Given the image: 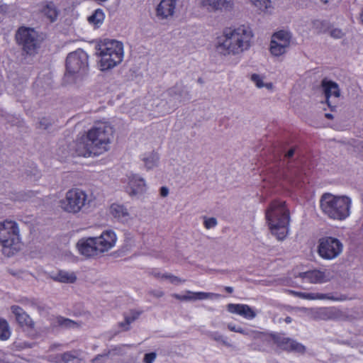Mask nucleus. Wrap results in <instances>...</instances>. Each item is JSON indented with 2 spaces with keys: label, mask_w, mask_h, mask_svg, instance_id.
Wrapping results in <instances>:
<instances>
[{
  "label": "nucleus",
  "mask_w": 363,
  "mask_h": 363,
  "mask_svg": "<svg viewBox=\"0 0 363 363\" xmlns=\"http://www.w3.org/2000/svg\"><path fill=\"white\" fill-rule=\"evenodd\" d=\"M113 133V128L109 123L99 121L87 131L86 135L74 143V150L71 154L84 157L101 155L108 150Z\"/></svg>",
  "instance_id": "1"
},
{
  "label": "nucleus",
  "mask_w": 363,
  "mask_h": 363,
  "mask_svg": "<svg viewBox=\"0 0 363 363\" xmlns=\"http://www.w3.org/2000/svg\"><path fill=\"white\" fill-rule=\"evenodd\" d=\"M253 33L247 26L225 28L216 38L215 48L223 56L240 55L250 48Z\"/></svg>",
  "instance_id": "2"
},
{
  "label": "nucleus",
  "mask_w": 363,
  "mask_h": 363,
  "mask_svg": "<svg viewBox=\"0 0 363 363\" xmlns=\"http://www.w3.org/2000/svg\"><path fill=\"white\" fill-rule=\"evenodd\" d=\"M269 229L278 240L285 239L289 231V212L284 201L271 202L265 212Z\"/></svg>",
  "instance_id": "3"
},
{
  "label": "nucleus",
  "mask_w": 363,
  "mask_h": 363,
  "mask_svg": "<svg viewBox=\"0 0 363 363\" xmlns=\"http://www.w3.org/2000/svg\"><path fill=\"white\" fill-rule=\"evenodd\" d=\"M352 201L345 196H338L325 194L320 199V208L328 217L333 220H342L350 214Z\"/></svg>",
  "instance_id": "4"
},
{
  "label": "nucleus",
  "mask_w": 363,
  "mask_h": 363,
  "mask_svg": "<svg viewBox=\"0 0 363 363\" xmlns=\"http://www.w3.org/2000/svg\"><path fill=\"white\" fill-rule=\"evenodd\" d=\"M92 202V194H88L79 188H72L65 193L59 205L63 211L77 214L89 208Z\"/></svg>",
  "instance_id": "5"
},
{
  "label": "nucleus",
  "mask_w": 363,
  "mask_h": 363,
  "mask_svg": "<svg viewBox=\"0 0 363 363\" xmlns=\"http://www.w3.org/2000/svg\"><path fill=\"white\" fill-rule=\"evenodd\" d=\"M101 70H108L119 65L124 57L123 44L116 40L105 39L99 45Z\"/></svg>",
  "instance_id": "6"
},
{
  "label": "nucleus",
  "mask_w": 363,
  "mask_h": 363,
  "mask_svg": "<svg viewBox=\"0 0 363 363\" xmlns=\"http://www.w3.org/2000/svg\"><path fill=\"white\" fill-rule=\"evenodd\" d=\"M19 229L16 222L6 220L0 222V243L4 247L17 250L20 245Z\"/></svg>",
  "instance_id": "7"
},
{
  "label": "nucleus",
  "mask_w": 363,
  "mask_h": 363,
  "mask_svg": "<svg viewBox=\"0 0 363 363\" xmlns=\"http://www.w3.org/2000/svg\"><path fill=\"white\" fill-rule=\"evenodd\" d=\"M16 39L25 52L29 55L34 54L40 48L43 38L33 28H20L16 34Z\"/></svg>",
  "instance_id": "8"
},
{
  "label": "nucleus",
  "mask_w": 363,
  "mask_h": 363,
  "mask_svg": "<svg viewBox=\"0 0 363 363\" xmlns=\"http://www.w3.org/2000/svg\"><path fill=\"white\" fill-rule=\"evenodd\" d=\"M88 67V55L82 50L72 52L67 57L66 74L83 75L86 73Z\"/></svg>",
  "instance_id": "9"
},
{
  "label": "nucleus",
  "mask_w": 363,
  "mask_h": 363,
  "mask_svg": "<svg viewBox=\"0 0 363 363\" xmlns=\"http://www.w3.org/2000/svg\"><path fill=\"white\" fill-rule=\"evenodd\" d=\"M343 250V245L337 238L325 236L318 240V253L325 260L337 258Z\"/></svg>",
  "instance_id": "10"
},
{
  "label": "nucleus",
  "mask_w": 363,
  "mask_h": 363,
  "mask_svg": "<svg viewBox=\"0 0 363 363\" xmlns=\"http://www.w3.org/2000/svg\"><path fill=\"white\" fill-rule=\"evenodd\" d=\"M264 340L269 342H272L279 349L287 352L303 353L306 350L302 344L289 337H286L281 334L272 333L267 335L264 336Z\"/></svg>",
  "instance_id": "11"
},
{
  "label": "nucleus",
  "mask_w": 363,
  "mask_h": 363,
  "mask_svg": "<svg viewBox=\"0 0 363 363\" xmlns=\"http://www.w3.org/2000/svg\"><path fill=\"white\" fill-rule=\"evenodd\" d=\"M291 33L288 30H281L274 33L270 43V52L275 57H279L286 53L291 40Z\"/></svg>",
  "instance_id": "12"
},
{
  "label": "nucleus",
  "mask_w": 363,
  "mask_h": 363,
  "mask_svg": "<svg viewBox=\"0 0 363 363\" xmlns=\"http://www.w3.org/2000/svg\"><path fill=\"white\" fill-rule=\"evenodd\" d=\"M100 255L112 249L116 243L117 237L112 230H106L97 237H94Z\"/></svg>",
  "instance_id": "13"
},
{
  "label": "nucleus",
  "mask_w": 363,
  "mask_h": 363,
  "mask_svg": "<svg viewBox=\"0 0 363 363\" xmlns=\"http://www.w3.org/2000/svg\"><path fill=\"white\" fill-rule=\"evenodd\" d=\"M199 4L210 12L228 11L233 9V0H199Z\"/></svg>",
  "instance_id": "14"
},
{
  "label": "nucleus",
  "mask_w": 363,
  "mask_h": 363,
  "mask_svg": "<svg viewBox=\"0 0 363 363\" xmlns=\"http://www.w3.org/2000/svg\"><path fill=\"white\" fill-rule=\"evenodd\" d=\"M76 246L79 252L86 257H92L100 255L94 237L82 238L78 240Z\"/></svg>",
  "instance_id": "15"
},
{
  "label": "nucleus",
  "mask_w": 363,
  "mask_h": 363,
  "mask_svg": "<svg viewBox=\"0 0 363 363\" xmlns=\"http://www.w3.org/2000/svg\"><path fill=\"white\" fill-rule=\"evenodd\" d=\"M127 191L130 196H140L147 191V184L143 178L138 174H130L128 176Z\"/></svg>",
  "instance_id": "16"
},
{
  "label": "nucleus",
  "mask_w": 363,
  "mask_h": 363,
  "mask_svg": "<svg viewBox=\"0 0 363 363\" xmlns=\"http://www.w3.org/2000/svg\"><path fill=\"white\" fill-rule=\"evenodd\" d=\"M301 277L312 284H322L331 280L333 276L329 270L314 269L301 273Z\"/></svg>",
  "instance_id": "17"
},
{
  "label": "nucleus",
  "mask_w": 363,
  "mask_h": 363,
  "mask_svg": "<svg viewBox=\"0 0 363 363\" xmlns=\"http://www.w3.org/2000/svg\"><path fill=\"white\" fill-rule=\"evenodd\" d=\"M179 0H161L156 9L157 16L161 19H167L174 16Z\"/></svg>",
  "instance_id": "18"
},
{
  "label": "nucleus",
  "mask_w": 363,
  "mask_h": 363,
  "mask_svg": "<svg viewBox=\"0 0 363 363\" xmlns=\"http://www.w3.org/2000/svg\"><path fill=\"white\" fill-rule=\"evenodd\" d=\"M227 310L230 313L238 314L247 320H252L257 315L254 309L247 304L229 303Z\"/></svg>",
  "instance_id": "19"
},
{
  "label": "nucleus",
  "mask_w": 363,
  "mask_h": 363,
  "mask_svg": "<svg viewBox=\"0 0 363 363\" xmlns=\"http://www.w3.org/2000/svg\"><path fill=\"white\" fill-rule=\"evenodd\" d=\"M321 86L325 96L327 104L330 106V99L331 97L337 99L340 95L338 84L333 81L324 79L321 82Z\"/></svg>",
  "instance_id": "20"
},
{
  "label": "nucleus",
  "mask_w": 363,
  "mask_h": 363,
  "mask_svg": "<svg viewBox=\"0 0 363 363\" xmlns=\"http://www.w3.org/2000/svg\"><path fill=\"white\" fill-rule=\"evenodd\" d=\"M40 12L51 23L57 19L60 13L58 8L52 1L43 2L40 6Z\"/></svg>",
  "instance_id": "21"
},
{
  "label": "nucleus",
  "mask_w": 363,
  "mask_h": 363,
  "mask_svg": "<svg viewBox=\"0 0 363 363\" xmlns=\"http://www.w3.org/2000/svg\"><path fill=\"white\" fill-rule=\"evenodd\" d=\"M12 313L15 315L16 321L21 327L32 328L33 326V322L30 316L18 306H12Z\"/></svg>",
  "instance_id": "22"
},
{
  "label": "nucleus",
  "mask_w": 363,
  "mask_h": 363,
  "mask_svg": "<svg viewBox=\"0 0 363 363\" xmlns=\"http://www.w3.org/2000/svg\"><path fill=\"white\" fill-rule=\"evenodd\" d=\"M51 278L58 282L73 284L77 281V274L74 272L59 270L56 273H53Z\"/></svg>",
  "instance_id": "23"
},
{
  "label": "nucleus",
  "mask_w": 363,
  "mask_h": 363,
  "mask_svg": "<svg viewBox=\"0 0 363 363\" xmlns=\"http://www.w3.org/2000/svg\"><path fill=\"white\" fill-rule=\"evenodd\" d=\"M184 91L182 87V86H175L171 89H169L167 94L170 97L169 103L174 107L184 101Z\"/></svg>",
  "instance_id": "24"
},
{
  "label": "nucleus",
  "mask_w": 363,
  "mask_h": 363,
  "mask_svg": "<svg viewBox=\"0 0 363 363\" xmlns=\"http://www.w3.org/2000/svg\"><path fill=\"white\" fill-rule=\"evenodd\" d=\"M111 214L122 222H127L130 219V215L127 208L118 203H113L110 207Z\"/></svg>",
  "instance_id": "25"
},
{
  "label": "nucleus",
  "mask_w": 363,
  "mask_h": 363,
  "mask_svg": "<svg viewBox=\"0 0 363 363\" xmlns=\"http://www.w3.org/2000/svg\"><path fill=\"white\" fill-rule=\"evenodd\" d=\"M159 155L155 151L144 153L141 155V160L143 162V164L147 170L157 167L159 163Z\"/></svg>",
  "instance_id": "26"
},
{
  "label": "nucleus",
  "mask_w": 363,
  "mask_h": 363,
  "mask_svg": "<svg viewBox=\"0 0 363 363\" xmlns=\"http://www.w3.org/2000/svg\"><path fill=\"white\" fill-rule=\"evenodd\" d=\"M104 19V11L101 9H97L88 17V22L95 28H98L103 24Z\"/></svg>",
  "instance_id": "27"
},
{
  "label": "nucleus",
  "mask_w": 363,
  "mask_h": 363,
  "mask_svg": "<svg viewBox=\"0 0 363 363\" xmlns=\"http://www.w3.org/2000/svg\"><path fill=\"white\" fill-rule=\"evenodd\" d=\"M79 354L77 351H70L63 353L62 354L50 357V360L55 363H72L77 358Z\"/></svg>",
  "instance_id": "28"
},
{
  "label": "nucleus",
  "mask_w": 363,
  "mask_h": 363,
  "mask_svg": "<svg viewBox=\"0 0 363 363\" xmlns=\"http://www.w3.org/2000/svg\"><path fill=\"white\" fill-rule=\"evenodd\" d=\"M264 77L262 75H260L259 74H252L250 76L251 81L255 84V86L259 88H264L270 90L273 88V84L271 82L265 83L264 82Z\"/></svg>",
  "instance_id": "29"
},
{
  "label": "nucleus",
  "mask_w": 363,
  "mask_h": 363,
  "mask_svg": "<svg viewBox=\"0 0 363 363\" xmlns=\"http://www.w3.org/2000/svg\"><path fill=\"white\" fill-rule=\"evenodd\" d=\"M295 294L303 299L308 300H315V299H330L331 298L328 294H320V293H303V292H296Z\"/></svg>",
  "instance_id": "30"
},
{
  "label": "nucleus",
  "mask_w": 363,
  "mask_h": 363,
  "mask_svg": "<svg viewBox=\"0 0 363 363\" xmlns=\"http://www.w3.org/2000/svg\"><path fill=\"white\" fill-rule=\"evenodd\" d=\"M11 330L8 322L3 318H0V340H7L11 337Z\"/></svg>",
  "instance_id": "31"
},
{
  "label": "nucleus",
  "mask_w": 363,
  "mask_h": 363,
  "mask_svg": "<svg viewBox=\"0 0 363 363\" xmlns=\"http://www.w3.org/2000/svg\"><path fill=\"white\" fill-rule=\"evenodd\" d=\"M220 296L218 294L210 292H193V301L217 298Z\"/></svg>",
  "instance_id": "32"
},
{
  "label": "nucleus",
  "mask_w": 363,
  "mask_h": 363,
  "mask_svg": "<svg viewBox=\"0 0 363 363\" xmlns=\"http://www.w3.org/2000/svg\"><path fill=\"white\" fill-rule=\"evenodd\" d=\"M250 3L257 9L265 11L272 7L271 0H249Z\"/></svg>",
  "instance_id": "33"
},
{
  "label": "nucleus",
  "mask_w": 363,
  "mask_h": 363,
  "mask_svg": "<svg viewBox=\"0 0 363 363\" xmlns=\"http://www.w3.org/2000/svg\"><path fill=\"white\" fill-rule=\"evenodd\" d=\"M139 315L140 313L138 312H131L130 315L125 316V320L120 323V326L123 328L124 330H128L129 329V325L135 321Z\"/></svg>",
  "instance_id": "34"
},
{
  "label": "nucleus",
  "mask_w": 363,
  "mask_h": 363,
  "mask_svg": "<svg viewBox=\"0 0 363 363\" xmlns=\"http://www.w3.org/2000/svg\"><path fill=\"white\" fill-rule=\"evenodd\" d=\"M207 334L210 338L216 341L220 342L225 345H228L226 337L220 334L218 332H208Z\"/></svg>",
  "instance_id": "35"
},
{
  "label": "nucleus",
  "mask_w": 363,
  "mask_h": 363,
  "mask_svg": "<svg viewBox=\"0 0 363 363\" xmlns=\"http://www.w3.org/2000/svg\"><path fill=\"white\" fill-rule=\"evenodd\" d=\"M57 323L60 325L65 328H74L76 325V323L70 319L64 318L62 317H60L57 318Z\"/></svg>",
  "instance_id": "36"
},
{
  "label": "nucleus",
  "mask_w": 363,
  "mask_h": 363,
  "mask_svg": "<svg viewBox=\"0 0 363 363\" xmlns=\"http://www.w3.org/2000/svg\"><path fill=\"white\" fill-rule=\"evenodd\" d=\"M203 219H204L203 225H204V227L206 229L213 228L218 224V221H217L216 218H213V217H211V218L204 217Z\"/></svg>",
  "instance_id": "37"
},
{
  "label": "nucleus",
  "mask_w": 363,
  "mask_h": 363,
  "mask_svg": "<svg viewBox=\"0 0 363 363\" xmlns=\"http://www.w3.org/2000/svg\"><path fill=\"white\" fill-rule=\"evenodd\" d=\"M228 328L233 332L238 333L240 334H242L244 335H249V332L243 329L240 326H236L235 324L233 323H228Z\"/></svg>",
  "instance_id": "38"
},
{
  "label": "nucleus",
  "mask_w": 363,
  "mask_h": 363,
  "mask_svg": "<svg viewBox=\"0 0 363 363\" xmlns=\"http://www.w3.org/2000/svg\"><path fill=\"white\" fill-rule=\"evenodd\" d=\"M157 357L155 352H150L145 354L143 362L144 363H152Z\"/></svg>",
  "instance_id": "39"
},
{
  "label": "nucleus",
  "mask_w": 363,
  "mask_h": 363,
  "mask_svg": "<svg viewBox=\"0 0 363 363\" xmlns=\"http://www.w3.org/2000/svg\"><path fill=\"white\" fill-rule=\"evenodd\" d=\"M330 35L335 38H341L343 36V32L339 28H334L330 31Z\"/></svg>",
  "instance_id": "40"
},
{
  "label": "nucleus",
  "mask_w": 363,
  "mask_h": 363,
  "mask_svg": "<svg viewBox=\"0 0 363 363\" xmlns=\"http://www.w3.org/2000/svg\"><path fill=\"white\" fill-rule=\"evenodd\" d=\"M161 277L169 279L170 282L172 284H177L181 281L178 277L170 274H162Z\"/></svg>",
  "instance_id": "41"
},
{
  "label": "nucleus",
  "mask_w": 363,
  "mask_h": 363,
  "mask_svg": "<svg viewBox=\"0 0 363 363\" xmlns=\"http://www.w3.org/2000/svg\"><path fill=\"white\" fill-rule=\"evenodd\" d=\"M193 291H187L186 294L184 295V301H193Z\"/></svg>",
  "instance_id": "42"
},
{
  "label": "nucleus",
  "mask_w": 363,
  "mask_h": 363,
  "mask_svg": "<svg viewBox=\"0 0 363 363\" xmlns=\"http://www.w3.org/2000/svg\"><path fill=\"white\" fill-rule=\"evenodd\" d=\"M160 194L162 197H167L169 194V189L166 186H162L160 190Z\"/></svg>",
  "instance_id": "43"
},
{
  "label": "nucleus",
  "mask_w": 363,
  "mask_h": 363,
  "mask_svg": "<svg viewBox=\"0 0 363 363\" xmlns=\"http://www.w3.org/2000/svg\"><path fill=\"white\" fill-rule=\"evenodd\" d=\"M150 293L157 298H160L164 296V292L160 290L151 291Z\"/></svg>",
  "instance_id": "44"
},
{
  "label": "nucleus",
  "mask_w": 363,
  "mask_h": 363,
  "mask_svg": "<svg viewBox=\"0 0 363 363\" xmlns=\"http://www.w3.org/2000/svg\"><path fill=\"white\" fill-rule=\"evenodd\" d=\"M294 152H295V149L294 148H291L285 155V157H288V158H291L294 156Z\"/></svg>",
  "instance_id": "45"
},
{
  "label": "nucleus",
  "mask_w": 363,
  "mask_h": 363,
  "mask_svg": "<svg viewBox=\"0 0 363 363\" xmlns=\"http://www.w3.org/2000/svg\"><path fill=\"white\" fill-rule=\"evenodd\" d=\"M104 357H106L105 355H98L94 359H92V362L93 363H99V361Z\"/></svg>",
  "instance_id": "46"
},
{
  "label": "nucleus",
  "mask_w": 363,
  "mask_h": 363,
  "mask_svg": "<svg viewBox=\"0 0 363 363\" xmlns=\"http://www.w3.org/2000/svg\"><path fill=\"white\" fill-rule=\"evenodd\" d=\"M172 296L174 297L175 298H177V300L184 301V295L174 294L172 295Z\"/></svg>",
  "instance_id": "47"
},
{
  "label": "nucleus",
  "mask_w": 363,
  "mask_h": 363,
  "mask_svg": "<svg viewBox=\"0 0 363 363\" xmlns=\"http://www.w3.org/2000/svg\"><path fill=\"white\" fill-rule=\"evenodd\" d=\"M225 290L228 292V293H232L233 291V288L231 287V286H225Z\"/></svg>",
  "instance_id": "48"
},
{
  "label": "nucleus",
  "mask_w": 363,
  "mask_h": 363,
  "mask_svg": "<svg viewBox=\"0 0 363 363\" xmlns=\"http://www.w3.org/2000/svg\"><path fill=\"white\" fill-rule=\"evenodd\" d=\"M40 127H43L45 129L48 128V124L43 121L40 122Z\"/></svg>",
  "instance_id": "49"
},
{
  "label": "nucleus",
  "mask_w": 363,
  "mask_h": 363,
  "mask_svg": "<svg viewBox=\"0 0 363 363\" xmlns=\"http://www.w3.org/2000/svg\"><path fill=\"white\" fill-rule=\"evenodd\" d=\"M359 21L363 24V9L361 10L359 13Z\"/></svg>",
  "instance_id": "50"
},
{
  "label": "nucleus",
  "mask_w": 363,
  "mask_h": 363,
  "mask_svg": "<svg viewBox=\"0 0 363 363\" xmlns=\"http://www.w3.org/2000/svg\"><path fill=\"white\" fill-rule=\"evenodd\" d=\"M284 321L286 323H291L292 322V318L291 317H286L285 319H284Z\"/></svg>",
  "instance_id": "51"
},
{
  "label": "nucleus",
  "mask_w": 363,
  "mask_h": 363,
  "mask_svg": "<svg viewBox=\"0 0 363 363\" xmlns=\"http://www.w3.org/2000/svg\"><path fill=\"white\" fill-rule=\"evenodd\" d=\"M325 116H326V118H333V116H332V114H330V113H326V114H325Z\"/></svg>",
  "instance_id": "52"
},
{
  "label": "nucleus",
  "mask_w": 363,
  "mask_h": 363,
  "mask_svg": "<svg viewBox=\"0 0 363 363\" xmlns=\"http://www.w3.org/2000/svg\"><path fill=\"white\" fill-rule=\"evenodd\" d=\"M324 313L328 315V309L324 310Z\"/></svg>",
  "instance_id": "53"
}]
</instances>
